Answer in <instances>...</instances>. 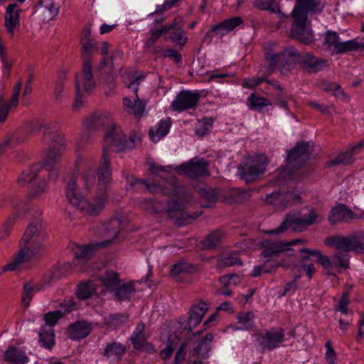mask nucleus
Wrapping results in <instances>:
<instances>
[{"mask_svg": "<svg viewBox=\"0 0 364 364\" xmlns=\"http://www.w3.org/2000/svg\"><path fill=\"white\" fill-rule=\"evenodd\" d=\"M149 170L155 176L152 182L145 179H138L132 176H127L125 178L129 187L135 191L146 190L151 193H161L172 197L173 199L164 204L146 198L141 202L143 209L153 214L166 211L168 216L178 226L188 223L201 215V212L195 213L194 215L186 213L185 209L192 199L191 194L188 193L186 188L178 185L176 177L171 175L164 176L159 174V172L169 173L171 171V166H161L153 163L150 164Z\"/></svg>", "mask_w": 364, "mask_h": 364, "instance_id": "1", "label": "nucleus"}, {"mask_svg": "<svg viewBox=\"0 0 364 364\" xmlns=\"http://www.w3.org/2000/svg\"><path fill=\"white\" fill-rule=\"evenodd\" d=\"M97 188L92 202H87L81 194L77 188V178L75 176H71L65 188V194L69 203L80 211L92 215H97L104 208L108 196L109 184L112 179L110 153L107 147L102 149V155L97 167Z\"/></svg>", "mask_w": 364, "mask_h": 364, "instance_id": "2", "label": "nucleus"}, {"mask_svg": "<svg viewBox=\"0 0 364 364\" xmlns=\"http://www.w3.org/2000/svg\"><path fill=\"white\" fill-rule=\"evenodd\" d=\"M59 128L57 122H50L43 124L39 119L31 122V132L36 134L43 129V142L48 146V151L44 159L43 170V178L48 175L50 179L55 180L58 177V163L64 149V144L60 134L58 132Z\"/></svg>", "mask_w": 364, "mask_h": 364, "instance_id": "3", "label": "nucleus"}, {"mask_svg": "<svg viewBox=\"0 0 364 364\" xmlns=\"http://www.w3.org/2000/svg\"><path fill=\"white\" fill-rule=\"evenodd\" d=\"M47 234L41 221L31 223L20 241V250L9 264L0 270V274L20 268L36 256L40 255L45 249Z\"/></svg>", "mask_w": 364, "mask_h": 364, "instance_id": "4", "label": "nucleus"}, {"mask_svg": "<svg viewBox=\"0 0 364 364\" xmlns=\"http://www.w3.org/2000/svg\"><path fill=\"white\" fill-rule=\"evenodd\" d=\"M323 5L319 0H296L294 8L291 13L293 18L291 36L292 38L310 44L314 41V34L307 21L308 14L320 13Z\"/></svg>", "mask_w": 364, "mask_h": 364, "instance_id": "5", "label": "nucleus"}, {"mask_svg": "<svg viewBox=\"0 0 364 364\" xmlns=\"http://www.w3.org/2000/svg\"><path fill=\"white\" fill-rule=\"evenodd\" d=\"M319 222V215L314 209H311L307 215H304L296 213H291L286 215L285 220L278 228L266 231L265 233L267 235H282L290 228L296 232H304L309 226Z\"/></svg>", "mask_w": 364, "mask_h": 364, "instance_id": "6", "label": "nucleus"}, {"mask_svg": "<svg viewBox=\"0 0 364 364\" xmlns=\"http://www.w3.org/2000/svg\"><path fill=\"white\" fill-rule=\"evenodd\" d=\"M301 252L308 253L312 256L318 257L317 262L323 267L324 272L337 279V273L350 268L348 254L346 252H336L331 258L326 255H321L318 250H311L307 248H301Z\"/></svg>", "mask_w": 364, "mask_h": 364, "instance_id": "7", "label": "nucleus"}, {"mask_svg": "<svg viewBox=\"0 0 364 364\" xmlns=\"http://www.w3.org/2000/svg\"><path fill=\"white\" fill-rule=\"evenodd\" d=\"M266 60L269 62L267 73L272 74L276 68L283 75L292 70L297 63V50L294 47L285 48L278 53L267 52Z\"/></svg>", "mask_w": 364, "mask_h": 364, "instance_id": "8", "label": "nucleus"}, {"mask_svg": "<svg viewBox=\"0 0 364 364\" xmlns=\"http://www.w3.org/2000/svg\"><path fill=\"white\" fill-rule=\"evenodd\" d=\"M81 55L82 58V73L78 74L82 76L84 87L87 92L92 91L95 87V80L92 75V55L98 50V43L93 40L81 41Z\"/></svg>", "mask_w": 364, "mask_h": 364, "instance_id": "9", "label": "nucleus"}, {"mask_svg": "<svg viewBox=\"0 0 364 364\" xmlns=\"http://www.w3.org/2000/svg\"><path fill=\"white\" fill-rule=\"evenodd\" d=\"M267 164V158L264 154L248 158L239 166L240 178L247 183L254 181L264 173Z\"/></svg>", "mask_w": 364, "mask_h": 364, "instance_id": "10", "label": "nucleus"}, {"mask_svg": "<svg viewBox=\"0 0 364 364\" xmlns=\"http://www.w3.org/2000/svg\"><path fill=\"white\" fill-rule=\"evenodd\" d=\"M134 139L135 134H130L129 139H127L122 129L114 124L105 133V146L104 147H107L108 150L113 148L115 151L130 150L135 146Z\"/></svg>", "mask_w": 364, "mask_h": 364, "instance_id": "11", "label": "nucleus"}, {"mask_svg": "<svg viewBox=\"0 0 364 364\" xmlns=\"http://www.w3.org/2000/svg\"><path fill=\"white\" fill-rule=\"evenodd\" d=\"M256 343L264 352L279 348L285 341V330L272 327L255 333Z\"/></svg>", "mask_w": 364, "mask_h": 364, "instance_id": "12", "label": "nucleus"}, {"mask_svg": "<svg viewBox=\"0 0 364 364\" xmlns=\"http://www.w3.org/2000/svg\"><path fill=\"white\" fill-rule=\"evenodd\" d=\"M41 165L36 164L25 170L18 178V183L24 186L26 183H32L33 188L32 193L34 196L39 195L46 191L47 183L43 178V170H41Z\"/></svg>", "mask_w": 364, "mask_h": 364, "instance_id": "13", "label": "nucleus"}, {"mask_svg": "<svg viewBox=\"0 0 364 364\" xmlns=\"http://www.w3.org/2000/svg\"><path fill=\"white\" fill-rule=\"evenodd\" d=\"M324 45L331 51L332 54H343L346 52L356 50L360 46L355 40L341 41L338 34L335 31H328L324 36Z\"/></svg>", "mask_w": 364, "mask_h": 364, "instance_id": "14", "label": "nucleus"}, {"mask_svg": "<svg viewBox=\"0 0 364 364\" xmlns=\"http://www.w3.org/2000/svg\"><path fill=\"white\" fill-rule=\"evenodd\" d=\"M208 166L209 164L205 159L195 157L176 166L175 170L179 173L186 175L191 178L196 179L210 175Z\"/></svg>", "mask_w": 364, "mask_h": 364, "instance_id": "15", "label": "nucleus"}, {"mask_svg": "<svg viewBox=\"0 0 364 364\" xmlns=\"http://www.w3.org/2000/svg\"><path fill=\"white\" fill-rule=\"evenodd\" d=\"M95 159L90 156H79L75 161V171L81 175L83 186L90 190L96 181Z\"/></svg>", "mask_w": 364, "mask_h": 364, "instance_id": "16", "label": "nucleus"}, {"mask_svg": "<svg viewBox=\"0 0 364 364\" xmlns=\"http://www.w3.org/2000/svg\"><path fill=\"white\" fill-rule=\"evenodd\" d=\"M200 98V94L198 91L182 90L172 101L171 107L173 110L179 112L195 109Z\"/></svg>", "mask_w": 364, "mask_h": 364, "instance_id": "17", "label": "nucleus"}, {"mask_svg": "<svg viewBox=\"0 0 364 364\" xmlns=\"http://www.w3.org/2000/svg\"><path fill=\"white\" fill-rule=\"evenodd\" d=\"M325 244L327 246H334L337 250L345 252H361L364 250V245L353 235H349L348 237L339 235L328 237L326 239Z\"/></svg>", "mask_w": 364, "mask_h": 364, "instance_id": "18", "label": "nucleus"}, {"mask_svg": "<svg viewBox=\"0 0 364 364\" xmlns=\"http://www.w3.org/2000/svg\"><path fill=\"white\" fill-rule=\"evenodd\" d=\"M265 200L269 204L274 205L277 208H287L293 204L300 203V196L289 191H274L266 196Z\"/></svg>", "mask_w": 364, "mask_h": 364, "instance_id": "19", "label": "nucleus"}, {"mask_svg": "<svg viewBox=\"0 0 364 364\" xmlns=\"http://www.w3.org/2000/svg\"><path fill=\"white\" fill-rule=\"evenodd\" d=\"M142 77H137L127 86L129 89L133 90L136 94V98L134 100H131L128 97L123 99V105L127 108V112L134 115L136 118H139L143 115L146 106L145 102L141 100L137 95L139 86Z\"/></svg>", "mask_w": 364, "mask_h": 364, "instance_id": "20", "label": "nucleus"}, {"mask_svg": "<svg viewBox=\"0 0 364 364\" xmlns=\"http://www.w3.org/2000/svg\"><path fill=\"white\" fill-rule=\"evenodd\" d=\"M297 63L302 69L311 73H317L328 67L326 60L316 58L310 53L297 52Z\"/></svg>", "mask_w": 364, "mask_h": 364, "instance_id": "21", "label": "nucleus"}, {"mask_svg": "<svg viewBox=\"0 0 364 364\" xmlns=\"http://www.w3.org/2000/svg\"><path fill=\"white\" fill-rule=\"evenodd\" d=\"M53 306L54 307L59 306L61 309L50 311L44 315L46 324L49 326V328L53 327L58 323L59 319L62 318V310H63L65 313H70L76 309L75 302L73 299H65L62 302L59 303V305H57V301H53Z\"/></svg>", "mask_w": 364, "mask_h": 364, "instance_id": "22", "label": "nucleus"}, {"mask_svg": "<svg viewBox=\"0 0 364 364\" xmlns=\"http://www.w3.org/2000/svg\"><path fill=\"white\" fill-rule=\"evenodd\" d=\"M309 144L299 142L288 153L287 165L291 167H299L309 159Z\"/></svg>", "mask_w": 364, "mask_h": 364, "instance_id": "23", "label": "nucleus"}, {"mask_svg": "<svg viewBox=\"0 0 364 364\" xmlns=\"http://www.w3.org/2000/svg\"><path fill=\"white\" fill-rule=\"evenodd\" d=\"M112 116L107 111H98L92 114L83 122L88 129H98L106 126L112 127L114 125Z\"/></svg>", "mask_w": 364, "mask_h": 364, "instance_id": "24", "label": "nucleus"}, {"mask_svg": "<svg viewBox=\"0 0 364 364\" xmlns=\"http://www.w3.org/2000/svg\"><path fill=\"white\" fill-rule=\"evenodd\" d=\"M21 11L19 6L16 3L10 4L6 7L4 27L11 37L14 36L15 31L20 27Z\"/></svg>", "mask_w": 364, "mask_h": 364, "instance_id": "25", "label": "nucleus"}, {"mask_svg": "<svg viewBox=\"0 0 364 364\" xmlns=\"http://www.w3.org/2000/svg\"><path fill=\"white\" fill-rule=\"evenodd\" d=\"M209 308V304L203 301H198L192 305L188 312V327H186L188 333L192 331L202 321Z\"/></svg>", "mask_w": 364, "mask_h": 364, "instance_id": "26", "label": "nucleus"}, {"mask_svg": "<svg viewBox=\"0 0 364 364\" xmlns=\"http://www.w3.org/2000/svg\"><path fill=\"white\" fill-rule=\"evenodd\" d=\"M144 331L145 324L143 322L137 323L130 340L135 349L153 353L156 352V349L151 343L146 341Z\"/></svg>", "mask_w": 364, "mask_h": 364, "instance_id": "27", "label": "nucleus"}, {"mask_svg": "<svg viewBox=\"0 0 364 364\" xmlns=\"http://www.w3.org/2000/svg\"><path fill=\"white\" fill-rule=\"evenodd\" d=\"M363 149L364 138L361 139L358 144L350 146L346 151L340 154L336 159L326 162V166L331 168L333 166L346 165L351 164L353 161V156L360 153Z\"/></svg>", "mask_w": 364, "mask_h": 364, "instance_id": "28", "label": "nucleus"}, {"mask_svg": "<svg viewBox=\"0 0 364 364\" xmlns=\"http://www.w3.org/2000/svg\"><path fill=\"white\" fill-rule=\"evenodd\" d=\"M108 242L109 241H102L101 242L90 243L86 245L73 244L71 248L75 259L74 264L75 266L78 265L80 259L87 261L94 251L99 247H105Z\"/></svg>", "mask_w": 364, "mask_h": 364, "instance_id": "29", "label": "nucleus"}, {"mask_svg": "<svg viewBox=\"0 0 364 364\" xmlns=\"http://www.w3.org/2000/svg\"><path fill=\"white\" fill-rule=\"evenodd\" d=\"M359 218L350 208L343 204L333 207L328 215V220L332 224L347 223L349 220Z\"/></svg>", "mask_w": 364, "mask_h": 364, "instance_id": "30", "label": "nucleus"}, {"mask_svg": "<svg viewBox=\"0 0 364 364\" xmlns=\"http://www.w3.org/2000/svg\"><path fill=\"white\" fill-rule=\"evenodd\" d=\"M285 240L272 242L270 240H264L262 243L263 257H273L278 255L279 253L284 251H290L291 255H294V250L287 248Z\"/></svg>", "mask_w": 364, "mask_h": 364, "instance_id": "31", "label": "nucleus"}, {"mask_svg": "<svg viewBox=\"0 0 364 364\" xmlns=\"http://www.w3.org/2000/svg\"><path fill=\"white\" fill-rule=\"evenodd\" d=\"M213 340V334L212 333H207L190 351V356L194 358L193 360H199L203 362V359L209 357L210 344Z\"/></svg>", "mask_w": 364, "mask_h": 364, "instance_id": "32", "label": "nucleus"}, {"mask_svg": "<svg viewBox=\"0 0 364 364\" xmlns=\"http://www.w3.org/2000/svg\"><path fill=\"white\" fill-rule=\"evenodd\" d=\"M90 324L85 321H77L70 326L68 336L72 340H81L87 337L91 332Z\"/></svg>", "mask_w": 364, "mask_h": 364, "instance_id": "33", "label": "nucleus"}, {"mask_svg": "<svg viewBox=\"0 0 364 364\" xmlns=\"http://www.w3.org/2000/svg\"><path fill=\"white\" fill-rule=\"evenodd\" d=\"M171 126V118L166 117L161 119L155 127L149 130V136L154 142H158L163 137L168 134Z\"/></svg>", "mask_w": 364, "mask_h": 364, "instance_id": "34", "label": "nucleus"}, {"mask_svg": "<svg viewBox=\"0 0 364 364\" xmlns=\"http://www.w3.org/2000/svg\"><path fill=\"white\" fill-rule=\"evenodd\" d=\"M4 359L11 364H26L29 362L26 352L18 347L9 348L4 354Z\"/></svg>", "mask_w": 364, "mask_h": 364, "instance_id": "35", "label": "nucleus"}, {"mask_svg": "<svg viewBox=\"0 0 364 364\" xmlns=\"http://www.w3.org/2000/svg\"><path fill=\"white\" fill-rule=\"evenodd\" d=\"M163 28H168L165 33H168L167 38L173 43H176L180 46H183L187 42V38L183 36L184 31L181 26H178L174 21L170 26H166Z\"/></svg>", "mask_w": 364, "mask_h": 364, "instance_id": "36", "label": "nucleus"}, {"mask_svg": "<svg viewBox=\"0 0 364 364\" xmlns=\"http://www.w3.org/2000/svg\"><path fill=\"white\" fill-rule=\"evenodd\" d=\"M246 105L250 109L262 112L264 107L272 105V102L267 98L261 96L257 92H252L247 97Z\"/></svg>", "mask_w": 364, "mask_h": 364, "instance_id": "37", "label": "nucleus"}, {"mask_svg": "<svg viewBox=\"0 0 364 364\" xmlns=\"http://www.w3.org/2000/svg\"><path fill=\"white\" fill-rule=\"evenodd\" d=\"M123 229L122 222L119 218H114L109 220L106 226V230L109 232L112 239L107 240L109 242L105 247L120 242L119 234Z\"/></svg>", "mask_w": 364, "mask_h": 364, "instance_id": "38", "label": "nucleus"}, {"mask_svg": "<svg viewBox=\"0 0 364 364\" xmlns=\"http://www.w3.org/2000/svg\"><path fill=\"white\" fill-rule=\"evenodd\" d=\"M125 346L119 343L112 342L107 345L103 355L112 360H119L125 353Z\"/></svg>", "mask_w": 364, "mask_h": 364, "instance_id": "39", "label": "nucleus"}, {"mask_svg": "<svg viewBox=\"0 0 364 364\" xmlns=\"http://www.w3.org/2000/svg\"><path fill=\"white\" fill-rule=\"evenodd\" d=\"M237 318L240 326L237 327L236 330L252 331L255 328V316L252 312H241Z\"/></svg>", "mask_w": 364, "mask_h": 364, "instance_id": "40", "label": "nucleus"}, {"mask_svg": "<svg viewBox=\"0 0 364 364\" xmlns=\"http://www.w3.org/2000/svg\"><path fill=\"white\" fill-rule=\"evenodd\" d=\"M97 290V285L92 281L81 282L77 286L76 295L80 299H87L91 297Z\"/></svg>", "mask_w": 364, "mask_h": 364, "instance_id": "41", "label": "nucleus"}, {"mask_svg": "<svg viewBox=\"0 0 364 364\" xmlns=\"http://www.w3.org/2000/svg\"><path fill=\"white\" fill-rule=\"evenodd\" d=\"M114 290V297L118 301L129 300L136 292L134 284L132 282L119 285Z\"/></svg>", "mask_w": 364, "mask_h": 364, "instance_id": "42", "label": "nucleus"}, {"mask_svg": "<svg viewBox=\"0 0 364 364\" xmlns=\"http://www.w3.org/2000/svg\"><path fill=\"white\" fill-rule=\"evenodd\" d=\"M40 7L45 14L44 20L48 21L53 20L59 12V6L55 4L54 0H41Z\"/></svg>", "mask_w": 364, "mask_h": 364, "instance_id": "43", "label": "nucleus"}, {"mask_svg": "<svg viewBox=\"0 0 364 364\" xmlns=\"http://www.w3.org/2000/svg\"><path fill=\"white\" fill-rule=\"evenodd\" d=\"M103 285L108 289L112 291L120 284L119 274L112 270H107L103 276L100 277Z\"/></svg>", "mask_w": 364, "mask_h": 364, "instance_id": "44", "label": "nucleus"}, {"mask_svg": "<svg viewBox=\"0 0 364 364\" xmlns=\"http://www.w3.org/2000/svg\"><path fill=\"white\" fill-rule=\"evenodd\" d=\"M129 320V315L127 314H114L108 315L105 318V323L110 327L117 328L126 323Z\"/></svg>", "mask_w": 364, "mask_h": 364, "instance_id": "45", "label": "nucleus"}, {"mask_svg": "<svg viewBox=\"0 0 364 364\" xmlns=\"http://www.w3.org/2000/svg\"><path fill=\"white\" fill-rule=\"evenodd\" d=\"M196 271V267L195 266L185 261L171 266V274L173 277L183 273L191 274Z\"/></svg>", "mask_w": 364, "mask_h": 364, "instance_id": "46", "label": "nucleus"}, {"mask_svg": "<svg viewBox=\"0 0 364 364\" xmlns=\"http://www.w3.org/2000/svg\"><path fill=\"white\" fill-rule=\"evenodd\" d=\"M264 81L267 82L268 84L272 85V86H274L279 91H282V88L277 82H272L262 77L245 78L242 80V86L243 87L252 89Z\"/></svg>", "mask_w": 364, "mask_h": 364, "instance_id": "47", "label": "nucleus"}, {"mask_svg": "<svg viewBox=\"0 0 364 364\" xmlns=\"http://www.w3.org/2000/svg\"><path fill=\"white\" fill-rule=\"evenodd\" d=\"M199 194L201 199L207 203L203 204L205 207H210V203H215L218 199V191L210 188H200Z\"/></svg>", "mask_w": 364, "mask_h": 364, "instance_id": "48", "label": "nucleus"}, {"mask_svg": "<svg viewBox=\"0 0 364 364\" xmlns=\"http://www.w3.org/2000/svg\"><path fill=\"white\" fill-rule=\"evenodd\" d=\"M81 85L82 87H84L82 76L79 75L78 74H76V75H75L76 97H75V102L73 106V110H75V111H77V109H79L82 105L83 100H82V95L81 93V90H80ZM83 88H85V87H83ZM84 90H85V89H84ZM85 92H87V94H90L91 92H87L86 90H85Z\"/></svg>", "mask_w": 364, "mask_h": 364, "instance_id": "49", "label": "nucleus"}, {"mask_svg": "<svg viewBox=\"0 0 364 364\" xmlns=\"http://www.w3.org/2000/svg\"><path fill=\"white\" fill-rule=\"evenodd\" d=\"M235 264H242L237 254L234 252L228 255L223 256L218 259L217 267L222 269L224 267H232Z\"/></svg>", "mask_w": 364, "mask_h": 364, "instance_id": "50", "label": "nucleus"}, {"mask_svg": "<svg viewBox=\"0 0 364 364\" xmlns=\"http://www.w3.org/2000/svg\"><path fill=\"white\" fill-rule=\"evenodd\" d=\"M224 234L220 230H217L208 235L203 240V247L206 249L215 247L222 240Z\"/></svg>", "mask_w": 364, "mask_h": 364, "instance_id": "51", "label": "nucleus"}, {"mask_svg": "<svg viewBox=\"0 0 364 364\" xmlns=\"http://www.w3.org/2000/svg\"><path fill=\"white\" fill-rule=\"evenodd\" d=\"M72 269V264L70 263H64L60 265L53 267L50 271L54 277L58 281L64 277H67Z\"/></svg>", "mask_w": 364, "mask_h": 364, "instance_id": "52", "label": "nucleus"}, {"mask_svg": "<svg viewBox=\"0 0 364 364\" xmlns=\"http://www.w3.org/2000/svg\"><path fill=\"white\" fill-rule=\"evenodd\" d=\"M318 86L322 90L327 92H331L336 96H338L340 94H343L341 86L338 84L333 82L322 80L319 82Z\"/></svg>", "mask_w": 364, "mask_h": 364, "instance_id": "53", "label": "nucleus"}, {"mask_svg": "<svg viewBox=\"0 0 364 364\" xmlns=\"http://www.w3.org/2000/svg\"><path fill=\"white\" fill-rule=\"evenodd\" d=\"M54 332L52 328L48 331H43L41 329L39 332V339L43 343V346L47 348H51L54 344Z\"/></svg>", "mask_w": 364, "mask_h": 364, "instance_id": "54", "label": "nucleus"}, {"mask_svg": "<svg viewBox=\"0 0 364 364\" xmlns=\"http://www.w3.org/2000/svg\"><path fill=\"white\" fill-rule=\"evenodd\" d=\"M167 31L168 28L162 27L160 29L151 31L149 33V38L144 43V47L147 49L151 48L154 46V44L157 41V40Z\"/></svg>", "mask_w": 364, "mask_h": 364, "instance_id": "55", "label": "nucleus"}, {"mask_svg": "<svg viewBox=\"0 0 364 364\" xmlns=\"http://www.w3.org/2000/svg\"><path fill=\"white\" fill-rule=\"evenodd\" d=\"M35 289L37 291L36 287H34L33 284L31 282H27L24 284L22 301L26 306L29 305Z\"/></svg>", "mask_w": 364, "mask_h": 364, "instance_id": "56", "label": "nucleus"}, {"mask_svg": "<svg viewBox=\"0 0 364 364\" xmlns=\"http://www.w3.org/2000/svg\"><path fill=\"white\" fill-rule=\"evenodd\" d=\"M213 125L212 119H204L199 122L198 126L196 128V134L200 136H203L208 134Z\"/></svg>", "mask_w": 364, "mask_h": 364, "instance_id": "57", "label": "nucleus"}, {"mask_svg": "<svg viewBox=\"0 0 364 364\" xmlns=\"http://www.w3.org/2000/svg\"><path fill=\"white\" fill-rule=\"evenodd\" d=\"M21 89H22V80H19L14 87L13 95H12V97H11L9 103L8 105H6V106H9V109H11V107H17V105L18 104V97L20 95Z\"/></svg>", "mask_w": 364, "mask_h": 364, "instance_id": "58", "label": "nucleus"}, {"mask_svg": "<svg viewBox=\"0 0 364 364\" xmlns=\"http://www.w3.org/2000/svg\"><path fill=\"white\" fill-rule=\"evenodd\" d=\"M225 26L226 31L230 33L235 28L242 24L243 21L242 18L240 16H235L233 18H230L226 20H224L221 22Z\"/></svg>", "mask_w": 364, "mask_h": 364, "instance_id": "59", "label": "nucleus"}, {"mask_svg": "<svg viewBox=\"0 0 364 364\" xmlns=\"http://www.w3.org/2000/svg\"><path fill=\"white\" fill-rule=\"evenodd\" d=\"M57 280L54 277L51 271H48L47 273L44 274L41 280V283L39 285L36 286L37 291H41L42 289L50 287L53 283H55Z\"/></svg>", "mask_w": 364, "mask_h": 364, "instance_id": "60", "label": "nucleus"}, {"mask_svg": "<svg viewBox=\"0 0 364 364\" xmlns=\"http://www.w3.org/2000/svg\"><path fill=\"white\" fill-rule=\"evenodd\" d=\"M231 196L234 202L243 203L250 198V193L249 191L236 189L232 191Z\"/></svg>", "mask_w": 364, "mask_h": 364, "instance_id": "61", "label": "nucleus"}, {"mask_svg": "<svg viewBox=\"0 0 364 364\" xmlns=\"http://www.w3.org/2000/svg\"><path fill=\"white\" fill-rule=\"evenodd\" d=\"M348 304H349V300H348V295L347 293L343 294L341 296V298L338 301L336 310L337 311L341 312L343 314H345L346 316L348 315L349 311H348Z\"/></svg>", "mask_w": 364, "mask_h": 364, "instance_id": "62", "label": "nucleus"}, {"mask_svg": "<svg viewBox=\"0 0 364 364\" xmlns=\"http://www.w3.org/2000/svg\"><path fill=\"white\" fill-rule=\"evenodd\" d=\"M219 282L224 287H227L232 284L237 285L240 282V277L236 274H226L221 276Z\"/></svg>", "mask_w": 364, "mask_h": 364, "instance_id": "63", "label": "nucleus"}, {"mask_svg": "<svg viewBox=\"0 0 364 364\" xmlns=\"http://www.w3.org/2000/svg\"><path fill=\"white\" fill-rule=\"evenodd\" d=\"M15 222V218L14 216L9 217V219L3 225L2 228L0 230V240H3L6 238Z\"/></svg>", "mask_w": 364, "mask_h": 364, "instance_id": "64", "label": "nucleus"}]
</instances>
